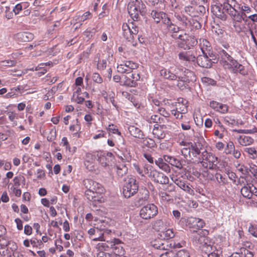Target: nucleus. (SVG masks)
<instances>
[{
  "label": "nucleus",
  "instance_id": "39",
  "mask_svg": "<svg viewBox=\"0 0 257 257\" xmlns=\"http://www.w3.org/2000/svg\"><path fill=\"white\" fill-rule=\"evenodd\" d=\"M190 150L191 155V158H190V160H193V158H197L201 153L200 149L198 147L196 144L191 143Z\"/></svg>",
  "mask_w": 257,
  "mask_h": 257
},
{
  "label": "nucleus",
  "instance_id": "46",
  "mask_svg": "<svg viewBox=\"0 0 257 257\" xmlns=\"http://www.w3.org/2000/svg\"><path fill=\"white\" fill-rule=\"evenodd\" d=\"M164 221L161 219H158L154 222L153 227L156 230H157L161 233V231L165 229L164 228Z\"/></svg>",
  "mask_w": 257,
  "mask_h": 257
},
{
  "label": "nucleus",
  "instance_id": "10",
  "mask_svg": "<svg viewBox=\"0 0 257 257\" xmlns=\"http://www.w3.org/2000/svg\"><path fill=\"white\" fill-rule=\"evenodd\" d=\"M133 167L135 171L141 176L147 175L150 179L152 177L156 169L150 165L145 164L143 168H141L137 163L133 164Z\"/></svg>",
  "mask_w": 257,
  "mask_h": 257
},
{
  "label": "nucleus",
  "instance_id": "25",
  "mask_svg": "<svg viewBox=\"0 0 257 257\" xmlns=\"http://www.w3.org/2000/svg\"><path fill=\"white\" fill-rule=\"evenodd\" d=\"M164 159L166 162L169 163L172 166H173L179 169H181L183 168L182 161L178 160L174 157L164 155Z\"/></svg>",
  "mask_w": 257,
  "mask_h": 257
},
{
  "label": "nucleus",
  "instance_id": "63",
  "mask_svg": "<svg viewBox=\"0 0 257 257\" xmlns=\"http://www.w3.org/2000/svg\"><path fill=\"white\" fill-rule=\"evenodd\" d=\"M215 178L217 180V181L219 183H221L222 184H225L227 183V179L223 177L222 175L219 173H216L215 174Z\"/></svg>",
  "mask_w": 257,
  "mask_h": 257
},
{
  "label": "nucleus",
  "instance_id": "37",
  "mask_svg": "<svg viewBox=\"0 0 257 257\" xmlns=\"http://www.w3.org/2000/svg\"><path fill=\"white\" fill-rule=\"evenodd\" d=\"M151 17L157 23H159L163 18L166 16L165 13L163 12L153 10L151 13Z\"/></svg>",
  "mask_w": 257,
  "mask_h": 257
},
{
  "label": "nucleus",
  "instance_id": "33",
  "mask_svg": "<svg viewBox=\"0 0 257 257\" xmlns=\"http://www.w3.org/2000/svg\"><path fill=\"white\" fill-rule=\"evenodd\" d=\"M246 22L242 21L241 22H238L233 24L235 32L239 34L242 32L244 34L247 32V28L246 27Z\"/></svg>",
  "mask_w": 257,
  "mask_h": 257
},
{
  "label": "nucleus",
  "instance_id": "1",
  "mask_svg": "<svg viewBox=\"0 0 257 257\" xmlns=\"http://www.w3.org/2000/svg\"><path fill=\"white\" fill-rule=\"evenodd\" d=\"M220 63L225 69L230 70L233 73L243 74L244 67L235 60L224 50L219 51Z\"/></svg>",
  "mask_w": 257,
  "mask_h": 257
},
{
  "label": "nucleus",
  "instance_id": "22",
  "mask_svg": "<svg viewBox=\"0 0 257 257\" xmlns=\"http://www.w3.org/2000/svg\"><path fill=\"white\" fill-rule=\"evenodd\" d=\"M174 17L183 29H187L190 23L189 19L187 17L182 14L175 12L174 13Z\"/></svg>",
  "mask_w": 257,
  "mask_h": 257
},
{
  "label": "nucleus",
  "instance_id": "19",
  "mask_svg": "<svg viewBox=\"0 0 257 257\" xmlns=\"http://www.w3.org/2000/svg\"><path fill=\"white\" fill-rule=\"evenodd\" d=\"M227 3L223 4V10L229 14V11H239L241 5L236 0H227Z\"/></svg>",
  "mask_w": 257,
  "mask_h": 257
},
{
  "label": "nucleus",
  "instance_id": "29",
  "mask_svg": "<svg viewBox=\"0 0 257 257\" xmlns=\"http://www.w3.org/2000/svg\"><path fill=\"white\" fill-rule=\"evenodd\" d=\"M117 176L121 178L125 175L127 172V168L126 165L122 163L116 164L114 167Z\"/></svg>",
  "mask_w": 257,
  "mask_h": 257
},
{
  "label": "nucleus",
  "instance_id": "56",
  "mask_svg": "<svg viewBox=\"0 0 257 257\" xmlns=\"http://www.w3.org/2000/svg\"><path fill=\"white\" fill-rule=\"evenodd\" d=\"M56 137V131L55 127L50 130L49 134L48 135L47 139L49 142H52L55 139Z\"/></svg>",
  "mask_w": 257,
  "mask_h": 257
},
{
  "label": "nucleus",
  "instance_id": "41",
  "mask_svg": "<svg viewBox=\"0 0 257 257\" xmlns=\"http://www.w3.org/2000/svg\"><path fill=\"white\" fill-rule=\"evenodd\" d=\"M211 243L210 239L208 237V241H205V243H203L200 248L204 251L205 253H207V252L210 251V250H213V247H215L212 245Z\"/></svg>",
  "mask_w": 257,
  "mask_h": 257
},
{
  "label": "nucleus",
  "instance_id": "2",
  "mask_svg": "<svg viewBox=\"0 0 257 257\" xmlns=\"http://www.w3.org/2000/svg\"><path fill=\"white\" fill-rule=\"evenodd\" d=\"M167 30L169 32L172 33V37L173 38L179 39L182 41V45H185V47L184 46H181V47H184V49H189L197 43L194 37L189 36L186 32L178 34L179 32H183V30L173 23L168 27Z\"/></svg>",
  "mask_w": 257,
  "mask_h": 257
},
{
  "label": "nucleus",
  "instance_id": "38",
  "mask_svg": "<svg viewBox=\"0 0 257 257\" xmlns=\"http://www.w3.org/2000/svg\"><path fill=\"white\" fill-rule=\"evenodd\" d=\"M197 221L198 218L193 217H182L180 219V221L185 222L186 225L188 226L190 228L196 227Z\"/></svg>",
  "mask_w": 257,
  "mask_h": 257
},
{
  "label": "nucleus",
  "instance_id": "50",
  "mask_svg": "<svg viewBox=\"0 0 257 257\" xmlns=\"http://www.w3.org/2000/svg\"><path fill=\"white\" fill-rule=\"evenodd\" d=\"M244 151L248 154L251 159H254L257 158V152L254 148H246Z\"/></svg>",
  "mask_w": 257,
  "mask_h": 257
},
{
  "label": "nucleus",
  "instance_id": "43",
  "mask_svg": "<svg viewBox=\"0 0 257 257\" xmlns=\"http://www.w3.org/2000/svg\"><path fill=\"white\" fill-rule=\"evenodd\" d=\"M189 25L187 29L192 31L194 29H199L201 28V25L196 20L194 19H189Z\"/></svg>",
  "mask_w": 257,
  "mask_h": 257
},
{
  "label": "nucleus",
  "instance_id": "31",
  "mask_svg": "<svg viewBox=\"0 0 257 257\" xmlns=\"http://www.w3.org/2000/svg\"><path fill=\"white\" fill-rule=\"evenodd\" d=\"M179 59L186 64L187 62H194L196 60L195 57L190 52H181L179 54Z\"/></svg>",
  "mask_w": 257,
  "mask_h": 257
},
{
  "label": "nucleus",
  "instance_id": "14",
  "mask_svg": "<svg viewBox=\"0 0 257 257\" xmlns=\"http://www.w3.org/2000/svg\"><path fill=\"white\" fill-rule=\"evenodd\" d=\"M103 190H87L85 192V195L87 199L92 202H101L102 194Z\"/></svg>",
  "mask_w": 257,
  "mask_h": 257
},
{
  "label": "nucleus",
  "instance_id": "18",
  "mask_svg": "<svg viewBox=\"0 0 257 257\" xmlns=\"http://www.w3.org/2000/svg\"><path fill=\"white\" fill-rule=\"evenodd\" d=\"M205 241H208V237L205 236L202 230H199L193 235V242L198 247H201Z\"/></svg>",
  "mask_w": 257,
  "mask_h": 257
},
{
  "label": "nucleus",
  "instance_id": "51",
  "mask_svg": "<svg viewBox=\"0 0 257 257\" xmlns=\"http://www.w3.org/2000/svg\"><path fill=\"white\" fill-rule=\"evenodd\" d=\"M224 121L225 123V124L231 126L234 125L237 123V121H236L234 117H232L231 116H225L224 117Z\"/></svg>",
  "mask_w": 257,
  "mask_h": 257
},
{
  "label": "nucleus",
  "instance_id": "20",
  "mask_svg": "<svg viewBox=\"0 0 257 257\" xmlns=\"http://www.w3.org/2000/svg\"><path fill=\"white\" fill-rule=\"evenodd\" d=\"M209 106L215 111L221 113H225L228 111V106L227 105L216 101L213 100L210 101Z\"/></svg>",
  "mask_w": 257,
  "mask_h": 257
},
{
  "label": "nucleus",
  "instance_id": "60",
  "mask_svg": "<svg viewBox=\"0 0 257 257\" xmlns=\"http://www.w3.org/2000/svg\"><path fill=\"white\" fill-rule=\"evenodd\" d=\"M124 78L125 79V80L124 81V85L130 87H134L136 86L137 83L135 82L134 80H133L131 78H129L125 76Z\"/></svg>",
  "mask_w": 257,
  "mask_h": 257
},
{
  "label": "nucleus",
  "instance_id": "15",
  "mask_svg": "<svg viewBox=\"0 0 257 257\" xmlns=\"http://www.w3.org/2000/svg\"><path fill=\"white\" fill-rule=\"evenodd\" d=\"M151 179L160 184H167L169 182V179L166 175L156 170L154 172Z\"/></svg>",
  "mask_w": 257,
  "mask_h": 257
},
{
  "label": "nucleus",
  "instance_id": "52",
  "mask_svg": "<svg viewBox=\"0 0 257 257\" xmlns=\"http://www.w3.org/2000/svg\"><path fill=\"white\" fill-rule=\"evenodd\" d=\"M185 12L191 17H196L197 14L196 13L195 7L192 6H187L184 8Z\"/></svg>",
  "mask_w": 257,
  "mask_h": 257
},
{
  "label": "nucleus",
  "instance_id": "8",
  "mask_svg": "<svg viewBox=\"0 0 257 257\" xmlns=\"http://www.w3.org/2000/svg\"><path fill=\"white\" fill-rule=\"evenodd\" d=\"M181 72L184 73V76H178L177 86L181 90H183L188 86L187 82L190 80H192V76L194 77L193 72L185 68H181Z\"/></svg>",
  "mask_w": 257,
  "mask_h": 257
},
{
  "label": "nucleus",
  "instance_id": "30",
  "mask_svg": "<svg viewBox=\"0 0 257 257\" xmlns=\"http://www.w3.org/2000/svg\"><path fill=\"white\" fill-rule=\"evenodd\" d=\"M128 130L130 134L134 137L139 139H143L144 134L143 132L137 126L130 125L128 127Z\"/></svg>",
  "mask_w": 257,
  "mask_h": 257
},
{
  "label": "nucleus",
  "instance_id": "59",
  "mask_svg": "<svg viewBox=\"0 0 257 257\" xmlns=\"http://www.w3.org/2000/svg\"><path fill=\"white\" fill-rule=\"evenodd\" d=\"M107 130L109 133L120 135V132L118 131L116 126L113 124H109L108 126Z\"/></svg>",
  "mask_w": 257,
  "mask_h": 257
},
{
  "label": "nucleus",
  "instance_id": "5",
  "mask_svg": "<svg viewBox=\"0 0 257 257\" xmlns=\"http://www.w3.org/2000/svg\"><path fill=\"white\" fill-rule=\"evenodd\" d=\"M202 159L199 158V162L202 166L210 170H214L218 163V158L211 153L205 150L201 153Z\"/></svg>",
  "mask_w": 257,
  "mask_h": 257
},
{
  "label": "nucleus",
  "instance_id": "45",
  "mask_svg": "<svg viewBox=\"0 0 257 257\" xmlns=\"http://www.w3.org/2000/svg\"><path fill=\"white\" fill-rule=\"evenodd\" d=\"M239 10H240L239 13L242 14L246 18L248 16L247 15L249 14L252 11L251 8L246 4L241 5Z\"/></svg>",
  "mask_w": 257,
  "mask_h": 257
},
{
  "label": "nucleus",
  "instance_id": "11",
  "mask_svg": "<svg viewBox=\"0 0 257 257\" xmlns=\"http://www.w3.org/2000/svg\"><path fill=\"white\" fill-rule=\"evenodd\" d=\"M214 56L213 54L206 55L203 54L199 55L197 58V62L199 66L203 68H210L212 65V59H213Z\"/></svg>",
  "mask_w": 257,
  "mask_h": 257
},
{
  "label": "nucleus",
  "instance_id": "28",
  "mask_svg": "<svg viewBox=\"0 0 257 257\" xmlns=\"http://www.w3.org/2000/svg\"><path fill=\"white\" fill-rule=\"evenodd\" d=\"M91 14L89 12H86L81 16H77L75 19H74L75 21L74 25H76L75 29L79 28L82 24V23L88 19Z\"/></svg>",
  "mask_w": 257,
  "mask_h": 257
},
{
  "label": "nucleus",
  "instance_id": "40",
  "mask_svg": "<svg viewBox=\"0 0 257 257\" xmlns=\"http://www.w3.org/2000/svg\"><path fill=\"white\" fill-rule=\"evenodd\" d=\"M250 189V184H247L241 189L240 192L244 197L250 199L252 197L251 191Z\"/></svg>",
  "mask_w": 257,
  "mask_h": 257
},
{
  "label": "nucleus",
  "instance_id": "17",
  "mask_svg": "<svg viewBox=\"0 0 257 257\" xmlns=\"http://www.w3.org/2000/svg\"><path fill=\"white\" fill-rule=\"evenodd\" d=\"M109 247L108 244L105 242H99L96 245V249L98 251L97 257H111V254L105 251Z\"/></svg>",
  "mask_w": 257,
  "mask_h": 257
},
{
  "label": "nucleus",
  "instance_id": "57",
  "mask_svg": "<svg viewBox=\"0 0 257 257\" xmlns=\"http://www.w3.org/2000/svg\"><path fill=\"white\" fill-rule=\"evenodd\" d=\"M234 147V144L232 142L230 141L227 143L224 149V153L226 155H231V152Z\"/></svg>",
  "mask_w": 257,
  "mask_h": 257
},
{
  "label": "nucleus",
  "instance_id": "16",
  "mask_svg": "<svg viewBox=\"0 0 257 257\" xmlns=\"http://www.w3.org/2000/svg\"><path fill=\"white\" fill-rule=\"evenodd\" d=\"M151 245L156 249L160 250H168L169 245H172V243H169L167 240H164L163 238L155 239L151 242Z\"/></svg>",
  "mask_w": 257,
  "mask_h": 257
},
{
  "label": "nucleus",
  "instance_id": "48",
  "mask_svg": "<svg viewBox=\"0 0 257 257\" xmlns=\"http://www.w3.org/2000/svg\"><path fill=\"white\" fill-rule=\"evenodd\" d=\"M142 143L144 146L150 148H154L157 146L154 140L150 138H145Z\"/></svg>",
  "mask_w": 257,
  "mask_h": 257
},
{
  "label": "nucleus",
  "instance_id": "35",
  "mask_svg": "<svg viewBox=\"0 0 257 257\" xmlns=\"http://www.w3.org/2000/svg\"><path fill=\"white\" fill-rule=\"evenodd\" d=\"M174 183L180 188L187 192L188 193L192 195L194 194L193 190L186 183H185L184 181H182L180 180L176 179Z\"/></svg>",
  "mask_w": 257,
  "mask_h": 257
},
{
  "label": "nucleus",
  "instance_id": "21",
  "mask_svg": "<svg viewBox=\"0 0 257 257\" xmlns=\"http://www.w3.org/2000/svg\"><path fill=\"white\" fill-rule=\"evenodd\" d=\"M83 185L87 190H103L101 184L91 179H86L84 180Z\"/></svg>",
  "mask_w": 257,
  "mask_h": 257
},
{
  "label": "nucleus",
  "instance_id": "32",
  "mask_svg": "<svg viewBox=\"0 0 257 257\" xmlns=\"http://www.w3.org/2000/svg\"><path fill=\"white\" fill-rule=\"evenodd\" d=\"M212 11L214 14L218 18L223 19L225 18L224 12L223 5H215L212 8Z\"/></svg>",
  "mask_w": 257,
  "mask_h": 257
},
{
  "label": "nucleus",
  "instance_id": "58",
  "mask_svg": "<svg viewBox=\"0 0 257 257\" xmlns=\"http://www.w3.org/2000/svg\"><path fill=\"white\" fill-rule=\"evenodd\" d=\"M202 82L206 85H214L216 81L213 79L207 77H204L201 79Z\"/></svg>",
  "mask_w": 257,
  "mask_h": 257
},
{
  "label": "nucleus",
  "instance_id": "61",
  "mask_svg": "<svg viewBox=\"0 0 257 257\" xmlns=\"http://www.w3.org/2000/svg\"><path fill=\"white\" fill-rule=\"evenodd\" d=\"M248 231L253 236L257 238V226L252 224H250L248 227Z\"/></svg>",
  "mask_w": 257,
  "mask_h": 257
},
{
  "label": "nucleus",
  "instance_id": "53",
  "mask_svg": "<svg viewBox=\"0 0 257 257\" xmlns=\"http://www.w3.org/2000/svg\"><path fill=\"white\" fill-rule=\"evenodd\" d=\"M176 109L182 114H185L187 112V106L185 104L178 102L176 104Z\"/></svg>",
  "mask_w": 257,
  "mask_h": 257
},
{
  "label": "nucleus",
  "instance_id": "47",
  "mask_svg": "<svg viewBox=\"0 0 257 257\" xmlns=\"http://www.w3.org/2000/svg\"><path fill=\"white\" fill-rule=\"evenodd\" d=\"M142 197H140L139 199V204H143L146 201H147L149 198V192L146 188L142 190Z\"/></svg>",
  "mask_w": 257,
  "mask_h": 257
},
{
  "label": "nucleus",
  "instance_id": "7",
  "mask_svg": "<svg viewBox=\"0 0 257 257\" xmlns=\"http://www.w3.org/2000/svg\"><path fill=\"white\" fill-rule=\"evenodd\" d=\"M158 207L154 204H148L143 206L140 211V217L146 220L150 219L157 215Z\"/></svg>",
  "mask_w": 257,
  "mask_h": 257
},
{
  "label": "nucleus",
  "instance_id": "62",
  "mask_svg": "<svg viewBox=\"0 0 257 257\" xmlns=\"http://www.w3.org/2000/svg\"><path fill=\"white\" fill-rule=\"evenodd\" d=\"M157 111L161 115L164 116L165 117H169L170 115V113L169 111L166 110L165 108L161 106L159 107L157 109Z\"/></svg>",
  "mask_w": 257,
  "mask_h": 257
},
{
  "label": "nucleus",
  "instance_id": "42",
  "mask_svg": "<svg viewBox=\"0 0 257 257\" xmlns=\"http://www.w3.org/2000/svg\"><path fill=\"white\" fill-rule=\"evenodd\" d=\"M148 1L152 6L160 10H163L165 7L164 0H148Z\"/></svg>",
  "mask_w": 257,
  "mask_h": 257
},
{
  "label": "nucleus",
  "instance_id": "23",
  "mask_svg": "<svg viewBox=\"0 0 257 257\" xmlns=\"http://www.w3.org/2000/svg\"><path fill=\"white\" fill-rule=\"evenodd\" d=\"M231 18L232 24L241 22L242 21L247 22V19L242 14L240 13L239 11H229L228 14Z\"/></svg>",
  "mask_w": 257,
  "mask_h": 257
},
{
  "label": "nucleus",
  "instance_id": "34",
  "mask_svg": "<svg viewBox=\"0 0 257 257\" xmlns=\"http://www.w3.org/2000/svg\"><path fill=\"white\" fill-rule=\"evenodd\" d=\"M237 141L238 143L242 146L250 145L253 142V139L252 138L244 135L239 136Z\"/></svg>",
  "mask_w": 257,
  "mask_h": 257
},
{
  "label": "nucleus",
  "instance_id": "49",
  "mask_svg": "<svg viewBox=\"0 0 257 257\" xmlns=\"http://www.w3.org/2000/svg\"><path fill=\"white\" fill-rule=\"evenodd\" d=\"M98 161L103 167H106L108 165L109 160L104 154H100Z\"/></svg>",
  "mask_w": 257,
  "mask_h": 257
},
{
  "label": "nucleus",
  "instance_id": "24",
  "mask_svg": "<svg viewBox=\"0 0 257 257\" xmlns=\"http://www.w3.org/2000/svg\"><path fill=\"white\" fill-rule=\"evenodd\" d=\"M164 126V125H161L158 124L154 125L152 133L155 138L161 140L165 137L166 134L163 130Z\"/></svg>",
  "mask_w": 257,
  "mask_h": 257
},
{
  "label": "nucleus",
  "instance_id": "6",
  "mask_svg": "<svg viewBox=\"0 0 257 257\" xmlns=\"http://www.w3.org/2000/svg\"><path fill=\"white\" fill-rule=\"evenodd\" d=\"M138 184L134 177L128 178L123 187V194L125 198H130L138 191Z\"/></svg>",
  "mask_w": 257,
  "mask_h": 257
},
{
  "label": "nucleus",
  "instance_id": "26",
  "mask_svg": "<svg viewBox=\"0 0 257 257\" xmlns=\"http://www.w3.org/2000/svg\"><path fill=\"white\" fill-rule=\"evenodd\" d=\"M199 41L200 47L202 54H205L206 55L212 54L211 52V45L207 40L204 39H200Z\"/></svg>",
  "mask_w": 257,
  "mask_h": 257
},
{
  "label": "nucleus",
  "instance_id": "13",
  "mask_svg": "<svg viewBox=\"0 0 257 257\" xmlns=\"http://www.w3.org/2000/svg\"><path fill=\"white\" fill-rule=\"evenodd\" d=\"M107 243H109L108 241ZM120 241L118 239H114L113 243L110 242V248L113 250V254L111 255V257H124L123 249L122 247L120 245Z\"/></svg>",
  "mask_w": 257,
  "mask_h": 257
},
{
  "label": "nucleus",
  "instance_id": "55",
  "mask_svg": "<svg viewBox=\"0 0 257 257\" xmlns=\"http://www.w3.org/2000/svg\"><path fill=\"white\" fill-rule=\"evenodd\" d=\"M210 251H212L210 253H208L207 252V256L208 257H220V254L222 252V251L219 250L216 248L215 247H213V250H210Z\"/></svg>",
  "mask_w": 257,
  "mask_h": 257
},
{
  "label": "nucleus",
  "instance_id": "36",
  "mask_svg": "<svg viewBox=\"0 0 257 257\" xmlns=\"http://www.w3.org/2000/svg\"><path fill=\"white\" fill-rule=\"evenodd\" d=\"M159 234L162 238L167 241L175 236L173 229L170 228L161 231V233H159Z\"/></svg>",
  "mask_w": 257,
  "mask_h": 257
},
{
  "label": "nucleus",
  "instance_id": "44",
  "mask_svg": "<svg viewBox=\"0 0 257 257\" xmlns=\"http://www.w3.org/2000/svg\"><path fill=\"white\" fill-rule=\"evenodd\" d=\"M181 154L186 160L191 158L190 147L189 146L183 148L181 150Z\"/></svg>",
  "mask_w": 257,
  "mask_h": 257
},
{
  "label": "nucleus",
  "instance_id": "9",
  "mask_svg": "<svg viewBox=\"0 0 257 257\" xmlns=\"http://www.w3.org/2000/svg\"><path fill=\"white\" fill-rule=\"evenodd\" d=\"M138 64L132 61H124L117 66V71L120 73H130L133 70L136 69Z\"/></svg>",
  "mask_w": 257,
  "mask_h": 257
},
{
  "label": "nucleus",
  "instance_id": "64",
  "mask_svg": "<svg viewBox=\"0 0 257 257\" xmlns=\"http://www.w3.org/2000/svg\"><path fill=\"white\" fill-rule=\"evenodd\" d=\"M160 257H176L175 252L168 249V251L161 254Z\"/></svg>",
  "mask_w": 257,
  "mask_h": 257
},
{
  "label": "nucleus",
  "instance_id": "3",
  "mask_svg": "<svg viewBox=\"0 0 257 257\" xmlns=\"http://www.w3.org/2000/svg\"><path fill=\"white\" fill-rule=\"evenodd\" d=\"M122 35L127 41L131 42L133 46H136V43L134 42L135 38L137 37L140 43H142L140 40L138 33L139 32L138 27L134 24L130 25L124 23L122 26Z\"/></svg>",
  "mask_w": 257,
  "mask_h": 257
},
{
  "label": "nucleus",
  "instance_id": "27",
  "mask_svg": "<svg viewBox=\"0 0 257 257\" xmlns=\"http://www.w3.org/2000/svg\"><path fill=\"white\" fill-rule=\"evenodd\" d=\"M34 36L28 32H20L16 35V39L19 42H29L33 40Z\"/></svg>",
  "mask_w": 257,
  "mask_h": 257
},
{
  "label": "nucleus",
  "instance_id": "12",
  "mask_svg": "<svg viewBox=\"0 0 257 257\" xmlns=\"http://www.w3.org/2000/svg\"><path fill=\"white\" fill-rule=\"evenodd\" d=\"M181 68L170 67L168 69H162L160 70V74L165 79L175 80L177 78V74H179V71L181 72Z\"/></svg>",
  "mask_w": 257,
  "mask_h": 257
},
{
  "label": "nucleus",
  "instance_id": "4",
  "mask_svg": "<svg viewBox=\"0 0 257 257\" xmlns=\"http://www.w3.org/2000/svg\"><path fill=\"white\" fill-rule=\"evenodd\" d=\"M146 6L142 1H130L128 4L127 11L134 21L138 20L140 14L145 13Z\"/></svg>",
  "mask_w": 257,
  "mask_h": 257
},
{
  "label": "nucleus",
  "instance_id": "54",
  "mask_svg": "<svg viewBox=\"0 0 257 257\" xmlns=\"http://www.w3.org/2000/svg\"><path fill=\"white\" fill-rule=\"evenodd\" d=\"M175 254L176 257H190L189 251L185 249H180Z\"/></svg>",
  "mask_w": 257,
  "mask_h": 257
}]
</instances>
